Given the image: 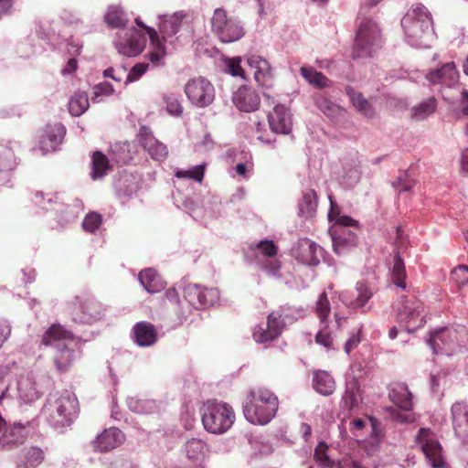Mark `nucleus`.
Here are the masks:
<instances>
[{
  "instance_id": "338daca9",
  "label": "nucleus",
  "mask_w": 468,
  "mask_h": 468,
  "mask_svg": "<svg viewBox=\"0 0 468 468\" xmlns=\"http://www.w3.org/2000/svg\"><path fill=\"white\" fill-rule=\"evenodd\" d=\"M149 63L140 62L135 64L126 75L124 85L137 81L149 69Z\"/></svg>"
},
{
  "instance_id": "bb28decb",
  "label": "nucleus",
  "mask_w": 468,
  "mask_h": 468,
  "mask_svg": "<svg viewBox=\"0 0 468 468\" xmlns=\"http://www.w3.org/2000/svg\"><path fill=\"white\" fill-rule=\"evenodd\" d=\"M138 140L154 160L162 162L166 159L168 154L166 145L159 142L148 127L140 128Z\"/></svg>"
},
{
  "instance_id": "3c124183",
  "label": "nucleus",
  "mask_w": 468,
  "mask_h": 468,
  "mask_svg": "<svg viewBox=\"0 0 468 468\" xmlns=\"http://www.w3.org/2000/svg\"><path fill=\"white\" fill-rule=\"evenodd\" d=\"M346 93L349 96L353 105L366 117H373L374 110L370 103L362 96L360 92L355 91L352 88H346Z\"/></svg>"
},
{
  "instance_id": "864d4df0",
  "label": "nucleus",
  "mask_w": 468,
  "mask_h": 468,
  "mask_svg": "<svg viewBox=\"0 0 468 468\" xmlns=\"http://www.w3.org/2000/svg\"><path fill=\"white\" fill-rule=\"evenodd\" d=\"M300 72L303 78L313 86L324 88L329 85V80L312 67H302Z\"/></svg>"
},
{
  "instance_id": "f704fd0d",
  "label": "nucleus",
  "mask_w": 468,
  "mask_h": 468,
  "mask_svg": "<svg viewBox=\"0 0 468 468\" xmlns=\"http://www.w3.org/2000/svg\"><path fill=\"white\" fill-rule=\"evenodd\" d=\"M28 432L27 427L20 423H15L13 426L5 428L3 435L0 437V448L8 450L22 444Z\"/></svg>"
},
{
  "instance_id": "e433bc0d",
  "label": "nucleus",
  "mask_w": 468,
  "mask_h": 468,
  "mask_svg": "<svg viewBox=\"0 0 468 468\" xmlns=\"http://www.w3.org/2000/svg\"><path fill=\"white\" fill-rule=\"evenodd\" d=\"M115 187L120 197H132L141 187V177L137 174L123 173L117 179Z\"/></svg>"
},
{
  "instance_id": "0eeeda50",
  "label": "nucleus",
  "mask_w": 468,
  "mask_h": 468,
  "mask_svg": "<svg viewBox=\"0 0 468 468\" xmlns=\"http://www.w3.org/2000/svg\"><path fill=\"white\" fill-rule=\"evenodd\" d=\"M468 329L465 326L441 328L431 334L428 345L434 354L452 355L467 346Z\"/></svg>"
},
{
  "instance_id": "c85d7f7f",
  "label": "nucleus",
  "mask_w": 468,
  "mask_h": 468,
  "mask_svg": "<svg viewBox=\"0 0 468 468\" xmlns=\"http://www.w3.org/2000/svg\"><path fill=\"white\" fill-rule=\"evenodd\" d=\"M268 121L271 131L276 133L288 134L292 131V114L282 104L274 106L273 111L268 115Z\"/></svg>"
},
{
  "instance_id": "a878e982",
  "label": "nucleus",
  "mask_w": 468,
  "mask_h": 468,
  "mask_svg": "<svg viewBox=\"0 0 468 468\" xmlns=\"http://www.w3.org/2000/svg\"><path fill=\"white\" fill-rule=\"evenodd\" d=\"M326 451L327 446L324 442H319L315 447L314 459L318 468H365L358 461L349 457L335 462L329 458Z\"/></svg>"
},
{
  "instance_id": "37998d69",
  "label": "nucleus",
  "mask_w": 468,
  "mask_h": 468,
  "mask_svg": "<svg viewBox=\"0 0 468 468\" xmlns=\"http://www.w3.org/2000/svg\"><path fill=\"white\" fill-rule=\"evenodd\" d=\"M110 169L108 157L100 151H96L91 156L90 176L93 180L101 179Z\"/></svg>"
},
{
  "instance_id": "58836bf2",
  "label": "nucleus",
  "mask_w": 468,
  "mask_h": 468,
  "mask_svg": "<svg viewBox=\"0 0 468 468\" xmlns=\"http://www.w3.org/2000/svg\"><path fill=\"white\" fill-rule=\"evenodd\" d=\"M361 400L360 385L357 380L352 379L347 381L346 390L342 397V408L349 411L353 410L358 407Z\"/></svg>"
},
{
  "instance_id": "09e8293b",
  "label": "nucleus",
  "mask_w": 468,
  "mask_h": 468,
  "mask_svg": "<svg viewBox=\"0 0 468 468\" xmlns=\"http://www.w3.org/2000/svg\"><path fill=\"white\" fill-rule=\"evenodd\" d=\"M317 208V195L314 190L309 189L303 193V199L299 204V212L305 218L314 215Z\"/></svg>"
},
{
  "instance_id": "680f3d73",
  "label": "nucleus",
  "mask_w": 468,
  "mask_h": 468,
  "mask_svg": "<svg viewBox=\"0 0 468 468\" xmlns=\"http://www.w3.org/2000/svg\"><path fill=\"white\" fill-rule=\"evenodd\" d=\"M101 216L99 213L90 212L84 218L82 227L86 232L95 233L101 228Z\"/></svg>"
},
{
  "instance_id": "69168bd1",
  "label": "nucleus",
  "mask_w": 468,
  "mask_h": 468,
  "mask_svg": "<svg viewBox=\"0 0 468 468\" xmlns=\"http://www.w3.org/2000/svg\"><path fill=\"white\" fill-rule=\"evenodd\" d=\"M104 468H139V465L128 456L118 455L112 458Z\"/></svg>"
},
{
  "instance_id": "f3484780",
  "label": "nucleus",
  "mask_w": 468,
  "mask_h": 468,
  "mask_svg": "<svg viewBox=\"0 0 468 468\" xmlns=\"http://www.w3.org/2000/svg\"><path fill=\"white\" fill-rule=\"evenodd\" d=\"M314 312L320 321V329L315 337L316 343L324 346L327 350L335 349L334 338L331 335L328 320L331 312V304L326 291L319 295Z\"/></svg>"
},
{
  "instance_id": "8fccbe9b",
  "label": "nucleus",
  "mask_w": 468,
  "mask_h": 468,
  "mask_svg": "<svg viewBox=\"0 0 468 468\" xmlns=\"http://www.w3.org/2000/svg\"><path fill=\"white\" fill-rule=\"evenodd\" d=\"M406 270L404 262L399 254L394 257L393 266L391 268V281L399 288L406 289Z\"/></svg>"
},
{
  "instance_id": "a18cd8bd",
  "label": "nucleus",
  "mask_w": 468,
  "mask_h": 468,
  "mask_svg": "<svg viewBox=\"0 0 468 468\" xmlns=\"http://www.w3.org/2000/svg\"><path fill=\"white\" fill-rule=\"evenodd\" d=\"M90 106L88 94L84 91L75 92L69 101V112L72 116L82 115Z\"/></svg>"
},
{
  "instance_id": "ddd939ff",
  "label": "nucleus",
  "mask_w": 468,
  "mask_h": 468,
  "mask_svg": "<svg viewBox=\"0 0 468 468\" xmlns=\"http://www.w3.org/2000/svg\"><path fill=\"white\" fill-rule=\"evenodd\" d=\"M389 399L396 406L388 409L391 419L400 423L411 422L412 395L408 387L405 384H397L389 391Z\"/></svg>"
},
{
  "instance_id": "39448f33",
  "label": "nucleus",
  "mask_w": 468,
  "mask_h": 468,
  "mask_svg": "<svg viewBox=\"0 0 468 468\" xmlns=\"http://www.w3.org/2000/svg\"><path fill=\"white\" fill-rule=\"evenodd\" d=\"M329 199L331 208L328 218L331 222H334L329 229V233L335 252L337 255H343L356 245V235L347 228L356 226L357 223L348 216L340 215L331 197H329Z\"/></svg>"
},
{
  "instance_id": "4c0bfd02",
  "label": "nucleus",
  "mask_w": 468,
  "mask_h": 468,
  "mask_svg": "<svg viewBox=\"0 0 468 468\" xmlns=\"http://www.w3.org/2000/svg\"><path fill=\"white\" fill-rule=\"evenodd\" d=\"M356 291L357 295L355 300H348L345 293L338 294V298L346 306H349L353 309H363V312H366L364 308L366 307L367 303L373 296V291L367 284L362 282L356 283Z\"/></svg>"
},
{
  "instance_id": "49530a36",
  "label": "nucleus",
  "mask_w": 468,
  "mask_h": 468,
  "mask_svg": "<svg viewBox=\"0 0 468 468\" xmlns=\"http://www.w3.org/2000/svg\"><path fill=\"white\" fill-rule=\"evenodd\" d=\"M319 110L331 120H337L345 115V110L324 96H318L315 101Z\"/></svg>"
},
{
  "instance_id": "f8f14e48",
  "label": "nucleus",
  "mask_w": 468,
  "mask_h": 468,
  "mask_svg": "<svg viewBox=\"0 0 468 468\" xmlns=\"http://www.w3.org/2000/svg\"><path fill=\"white\" fill-rule=\"evenodd\" d=\"M415 442L420 448L427 462L432 468H448L438 436L431 429H420L416 435Z\"/></svg>"
},
{
  "instance_id": "c03bdc74",
  "label": "nucleus",
  "mask_w": 468,
  "mask_h": 468,
  "mask_svg": "<svg viewBox=\"0 0 468 468\" xmlns=\"http://www.w3.org/2000/svg\"><path fill=\"white\" fill-rule=\"evenodd\" d=\"M45 458L44 451L37 446L24 450V460L17 464V468H37Z\"/></svg>"
},
{
  "instance_id": "e2e57ef3",
  "label": "nucleus",
  "mask_w": 468,
  "mask_h": 468,
  "mask_svg": "<svg viewBox=\"0 0 468 468\" xmlns=\"http://www.w3.org/2000/svg\"><path fill=\"white\" fill-rule=\"evenodd\" d=\"M224 71L233 77L244 78V69L241 67V58L234 57L224 60Z\"/></svg>"
},
{
  "instance_id": "f03ea898",
  "label": "nucleus",
  "mask_w": 468,
  "mask_h": 468,
  "mask_svg": "<svg viewBox=\"0 0 468 468\" xmlns=\"http://www.w3.org/2000/svg\"><path fill=\"white\" fill-rule=\"evenodd\" d=\"M406 41L413 48H429L435 39L430 11L421 4L411 6L401 19Z\"/></svg>"
},
{
  "instance_id": "7ed1b4c3",
  "label": "nucleus",
  "mask_w": 468,
  "mask_h": 468,
  "mask_svg": "<svg viewBox=\"0 0 468 468\" xmlns=\"http://www.w3.org/2000/svg\"><path fill=\"white\" fill-rule=\"evenodd\" d=\"M242 408L244 417L249 422L266 425L275 417L279 409V399L270 389L255 387L248 390Z\"/></svg>"
},
{
  "instance_id": "774afa93",
  "label": "nucleus",
  "mask_w": 468,
  "mask_h": 468,
  "mask_svg": "<svg viewBox=\"0 0 468 468\" xmlns=\"http://www.w3.org/2000/svg\"><path fill=\"white\" fill-rule=\"evenodd\" d=\"M114 89L112 85L109 82H101L93 87V102H100L101 101V97L110 96L113 94Z\"/></svg>"
},
{
  "instance_id": "7c9ffc66",
  "label": "nucleus",
  "mask_w": 468,
  "mask_h": 468,
  "mask_svg": "<svg viewBox=\"0 0 468 468\" xmlns=\"http://www.w3.org/2000/svg\"><path fill=\"white\" fill-rule=\"evenodd\" d=\"M18 398L24 403H33L37 400L42 391L39 389L36 377L32 372H27L22 375L17 383Z\"/></svg>"
},
{
  "instance_id": "9d476101",
  "label": "nucleus",
  "mask_w": 468,
  "mask_h": 468,
  "mask_svg": "<svg viewBox=\"0 0 468 468\" xmlns=\"http://www.w3.org/2000/svg\"><path fill=\"white\" fill-rule=\"evenodd\" d=\"M211 30L223 43L239 40L245 34L243 26L223 8H216L210 19Z\"/></svg>"
},
{
  "instance_id": "ea45409f",
  "label": "nucleus",
  "mask_w": 468,
  "mask_h": 468,
  "mask_svg": "<svg viewBox=\"0 0 468 468\" xmlns=\"http://www.w3.org/2000/svg\"><path fill=\"white\" fill-rule=\"evenodd\" d=\"M138 280L144 289L150 293L158 292L165 286V282L154 269L142 271L138 275Z\"/></svg>"
},
{
  "instance_id": "79ce46f5",
  "label": "nucleus",
  "mask_w": 468,
  "mask_h": 468,
  "mask_svg": "<svg viewBox=\"0 0 468 468\" xmlns=\"http://www.w3.org/2000/svg\"><path fill=\"white\" fill-rule=\"evenodd\" d=\"M127 406L137 414H152L160 410L161 402L149 399L129 397L127 399Z\"/></svg>"
},
{
  "instance_id": "412c9836",
  "label": "nucleus",
  "mask_w": 468,
  "mask_h": 468,
  "mask_svg": "<svg viewBox=\"0 0 468 468\" xmlns=\"http://www.w3.org/2000/svg\"><path fill=\"white\" fill-rule=\"evenodd\" d=\"M292 254L303 264L316 266L324 256V250L309 239H301L292 247Z\"/></svg>"
},
{
  "instance_id": "13d9d810",
  "label": "nucleus",
  "mask_w": 468,
  "mask_h": 468,
  "mask_svg": "<svg viewBox=\"0 0 468 468\" xmlns=\"http://www.w3.org/2000/svg\"><path fill=\"white\" fill-rule=\"evenodd\" d=\"M132 144L130 143L116 144L112 148V159L118 164H126L133 159L131 154Z\"/></svg>"
},
{
  "instance_id": "4468645a",
  "label": "nucleus",
  "mask_w": 468,
  "mask_h": 468,
  "mask_svg": "<svg viewBox=\"0 0 468 468\" xmlns=\"http://www.w3.org/2000/svg\"><path fill=\"white\" fill-rule=\"evenodd\" d=\"M71 305L72 319L76 323L92 324L104 315L101 303L93 297L76 296Z\"/></svg>"
},
{
  "instance_id": "20e7f679",
  "label": "nucleus",
  "mask_w": 468,
  "mask_h": 468,
  "mask_svg": "<svg viewBox=\"0 0 468 468\" xmlns=\"http://www.w3.org/2000/svg\"><path fill=\"white\" fill-rule=\"evenodd\" d=\"M79 404L77 397L69 390L50 394L42 409V416L51 427L62 431L77 418Z\"/></svg>"
},
{
  "instance_id": "4d7b16f0",
  "label": "nucleus",
  "mask_w": 468,
  "mask_h": 468,
  "mask_svg": "<svg viewBox=\"0 0 468 468\" xmlns=\"http://www.w3.org/2000/svg\"><path fill=\"white\" fill-rule=\"evenodd\" d=\"M165 110L172 116L179 117L183 113V106L180 95L175 93H165L163 96Z\"/></svg>"
},
{
  "instance_id": "a19ab883",
  "label": "nucleus",
  "mask_w": 468,
  "mask_h": 468,
  "mask_svg": "<svg viewBox=\"0 0 468 468\" xmlns=\"http://www.w3.org/2000/svg\"><path fill=\"white\" fill-rule=\"evenodd\" d=\"M313 387L319 394L329 396L335 389V382L327 371L316 370L313 375Z\"/></svg>"
},
{
  "instance_id": "aec40b11",
  "label": "nucleus",
  "mask_w": 468,
  "mask_h": 468,
  "mask_svg": "<svg viewBox=\"0 0 468 468\" xmlns=\"http://www.w3.org/2000/svg\"><path fill=\"white\" fill-rule=\"evenodd\" d=\"M249 250L259 258L261 256L266 259L263 262L264 270L271 276L279 277V271L281 269L280 262L274 259L273 257L277 253V246L274 244L272 240L264 239L259 242H253L250 244Z\"/></svg>"
},
{
  "instance_id": "393cba45",
  "label": "nucleus",
  "mask_w": 468,
  "mask_h": 468,
  "mask_svg": "<svg viewBox=\"0 0 468 468\" xmlns=\"http://www.w3.org/2000/svg\"><path fill=\"white\" fill-rule=\"evenodd\" d=\"M135 23L138 27L145 29L149 37L150 50L147 57L153 67L162 66L166 56V49L164 43H162L159 34L154 28L145 26L139 17L135 18Z\"/></svg>"
},
{
  "instance_id": "f257e3e1",
  "label": "nucleus",
  "mask_w": 468,
  "mask_h": 468,
  "mask_svg": "<svg viewBox=\"0 0 468 468\" xmlns=\"http://www.w3.org/2000/svg\"><path fill=\"white\" fill-rule=\"evenodd\" d=\"M41 344L54 348V365L59 372L67 371L80 357L78 338L59 324H52L44 333Z\"/></svg>"
},
{
  "instance_id": "2f4dec72",
  "label": "nucleus",
  "mask_w": 468,
  "mask_h": 468,
  "mask_svg": "<svg viewBox=\"0 0 468 468\" xmlns=\"http://www.w3.org/2000/svg\"><path fill=\"white\" fill-rule=\"evenodd\" d=\"M451 412L456 436L468 442V407L463 402H455L451 408Z\"/></svg>"
},
{
  "instance_id": "cd10ccee",
  "label": "nucleus",
  "mask_w": 468,
  "mask_h": 468,
  "mask_svg": "<svg viewBox=\"0 0 468 468\" xmlns=\"http://www.w3.org/2000/svg\"><path fill=\"white\" fill-rule=\"evenodd\" d=\"M234 105L241 112H252L259 109L261 98L251 87L240 86L232 96Z\"/></svg>"
},
{
  "instance_id": "c9c22d12",
  "label": "nucleus",
  "mask_w": 468,
  "mask_h": 468,
  "mask_svg": "<svg viewBox=\"0 0 468 468\" xmlns=\"http://www.w3.org/2000/svg\"><path fill=\"white\" fill-rule=\"evenodd\" d=\"M208 448L207 443L198 438L186 440L181 449L182 454L193 463H200L207 457Z\"/></svg>"
},
{
  "instance_id": "473e14b6",
  "label": "nucleus",
  "mask_w": 468,
  "mask_h": 468,
  "mask_svg": "<svg viewBox=\"0 0 468 468\" xmlns=\"http://www.w3.org/2000/svg\"><path fill=\"white\" fill-rule=\"evenodd\" d=\"M133 339L141 347L152 346L157 342V330L149 322H138L133 327Z\"/></svg>"
},
{
  "instance_id": "bf43d9fd",
  "label": "nucleus",
  "mask_w": 468,
  "mask_h": 468,
  "mask_svg": "<svg viewBox=\"0 0 468 468\" xmlns=\"http://www.w3.org/2000/svg\"><path fill=\"white\" fill-rule=\"evenodd\" d=\"M205 166L203 165H195L187 170L178 169L176 172V177L178 179H193L200 183L204 177Z\"/></svg>"
},
{
  "instance_id": "c756f323",
  "label": "nucleus",
  "mask_w": 468,
  "mask_h": 468,
  "mask_svg": "<svg viewBox=\"0 0 468 468\" xmlns=\"http://www.w3.org/2000/svg\"><path fill=\"white\" fill-rule=\"evenodd\" d=\"M123 441L124 435L121 430L110 428L97 435L91 444L95 452H103L117 448Z\"/></svg>"
},
{
  "instance_id": "052dcab7",
  "label": "nucleus",
  "mask_w": 468,
  "mask_h": 468,
  "mask_svg": "<svg viewBox=\"0 0 468 468\" xmlns=\"http://www.w3.org/2000/svg\"><path fill=\"white\" fill-rule=\"evenodd\" d=\"M360 177V172L356 165H348L343 167V174L339 180L347 187L353 186Z\"/></svg>"
},
{
  "instance_id": "2eb2a0df",
  "label": "nucleus",
  "mask_w": 468,
  "mask_h": 468,
  "mask_svg": "<svg viewBox=\"0 0 468 468\" xmlns=\"http://www.w3.org/2000/svg\"><path fill=\"white\" fill-rule=\"evenodd\" d=\"M185 92L189 101L198 108L207 107L215 100L213 84L201 76L189 80L185 86Z\"/></svg>"
},
{
  "instance_id": "0e129e2a",
  "label": "nucleus",
  "mask_w": 468,
  "mask_h": 468,
  "mask_svg": "<svg viewBox=\"0 0 468 468\" xmlns=\"http://www.w3.org/2000/svg\"><path fill=\"white\" fill-rule=\"evenodd\" d=\"M415 185V181L411 176V174L409 171L402 173L395 182H393V187L399 193L410 191L413 186Z\"/></svg>"
},
{
  "instance_id": "423d86ee",
  "label": "nucleus",
  "mask_w": 468,
  "mask_h": 468,
  "mask_svg": "<svg viewBox=\"0 0 468 468\" xmlns=\"http://www.w3.org/2000/svg\"><path fill=\"white\" fill-rule=\"evenodd\" d=\"M304 314L303 308L282 307L280 311L268 315L266 327L258 325L254 328L253 338L258 343L272 341L282 334L286 324H292L303 317Z\"/></svg>"
},
{
  "instance_id": "72a5a7b5",
  "label": "nucleus",
  "mask_w": 468,
  "mask_h": 468,
  "mask_svg": "<svg viewBox=\"0 0 468 468\" xmlns=\"http://www.w3.org/2000/svg\"><path fill=\"white\" fill-rule=\"evenodd\" d=\"M186 17V14L183 11L175 12L174 14L159 15V31L162 35V42L167 41L173 37L179 30L180 25L183 19Z\"/></svg>"
},
{
  "instance_id": "4be33fe9",
  "label": "nucleus",
  "mask_w": 468,
  "mask_h": 468,
  "mask_svg": "<svg viewBox=\"0 0 468 468\" xmlns=\"http://www.w3.org/2000/svg\"><path fill=\"white\" fill-rule=\"evenodd\" d=\"M248 66L254 70L255 81L263 88H270L273 82V72L270 62L261 55L248 53L245 55Z\"/></svg>"
},
{
  "instance_id": "1a4fd4ad",
  "label": "nucleus",
  "mask_w": 468,
  "mask_h": 468,
  "mask_svg": "<svg viewBox=\"0 0 468 468\" xmlns=\"http://www.w3.org/2000/svg\"><path fill=\"white\" fill-rule=\"evenodd\" d=\"M380 29L370 18L361 20L356 36L353 58H369L381 47Z\"/></svg>"
},
{
  "instance_id": "de8ad7c7",
  "label": "nucleus",
  "mask_w": 468,
  "mask_h": 468,
  "mask_svg": "<svg viewBox=\"0 0 468 468\" xmlns=\"http://www.w3.org/2000/svg\"><path fill=\"white\" fill-rule=\"evenodd\" d=\"M437 108V101L435 98L431 97L423 100L419 104L411 109V116L413 119L420 121L424 120L432 114Z\"/></svg>"
},
{
  "instance_id": "5701e85b",
  "label": "nucleus",
  "mask_w": 468,
  "mask_h": 468,
  "mask_svg": "<svg viewBox=\"0 0 468 468\" xmlns=\"http://www.w3.org/2000/svg\"><path fill=\"white\" fill-rule=\"evenodd\" d=\"M66 134V128L60 122L48 124L38 138V148L43 154L54 152L59 148Z\"/></svg>"
},
{
  "instance_id": "6ab92c4d",
  "label": "nucleus",
  "mask_w": 468,
  "mask_h": 468,
  "mask_svg": "<svg viewBox=\"0 0 468 468\" xmlns=\"http://www.w3.org/2000/svg\"><path fill=\"white\" fill-rule=\"evenodd\" d=\"M425 79L431 87L441 92L443 88H452L458 83L459 72L454 62H447L440 68L431 69L425 75Z\"/></svg>"
},
{
  "instance_id": "6e6d98bb",
  "label": "nucleus",
  "mask_w": 468,
  "mask_h": 468,
  "mask_svg": "<svg viewBox=\"0 0 468 468\" xmlns=\"http://www.w3.org/2000/svg\"><path fill=\"white\" fill-rule=\"evenodd\" d=\"M105 21L108 26L115 28L124 27L128 21L122 9L119 6H109L105 14Z\"/></svg>"
},
{
  "instance_id": "5fc2aeb1",
  "label": "nucleus",
  "mask_w": 468,
  "mask_h": 468,
  "mask_svg": "<svg viewBox=\"0 0 468 468\" xmlns=\"http://www.w3.org/2000/svg\"><path fill=\"white\" fill-rule=\"evenodd\" d=\"M16 166L15 154L9 148L0 149V178L5 179Z\"/></svg>"
},
{
  "instance_id": "9b49d317",
  "label": "nucleus",
  "mask_w": 468,
  "mask_h": 468,
  "mask_svg": "<svg viewBox=\"0 0 468 468\" xmlns=\"http://www.w3.org/2000/svg\"><path fill=\"white\" fill-rule=\"evenodd\" d=\"M395 309L397 311V321L404 324L409 333L415 332L426 323L424 315H422V303L415 297L402 296L395 305Z\"/></svg>"
},
{
  "instance_id": "6e6552de",
  "label": "nucleus",
  "mask_w": 468,
  "mask_h": 468,
  "mask_svg": "<svg viewBox=\"0 0 468 468\" xmlns=\"http://www.w3.org/2000/svg\"><path fill=\"white\" fill-rule=\"evenodd\" d=\"M234 420V410L225 402L210 400L202 409V423L210 433L226 432L233 425Z\"/></svg>"
},
{
  "instance_id": "b1692460",
  "label": "nucleus",
  "mask_w": 468,
  "mask_h": 468,
  "mask_svg": "<svg viewBox=\"0 0 468 468\" xmlns=\"http://www.w3.org/2000/svg\"><path fill=\"white\" fill-rule=\"evenodd\" d=\"M184 208L196 220L202 218L205 215L207 218H218L221 215L222 204L217 196H208L204 199V214L202 208L195 204L191 199L184 201Z\"/></svg>"
},
{
  "instance_id": "dca6fc26",
  "label": "nucleus",
  "mask_w": 468,
  "mask_h": 468,
  "mask_svg": "<svg viewBox=\"0 0 468 468\" xmlns=\"http://www.w3.org/2000/svg\"><path fill=\"white\" fill-rule=\"evenodd\" d=\"M185 300L197 310L215 305L219 300V291L214 287H206L197 283H189L183 287Z\"/></svg>"
},
{
  "instance_id": "a211bd4d",
  "label": "nucleus",
  "mask_w": 468,
  "mask_h": 468,
  "mask_svg": "<svg viewBox=\"0 0 468 468\" xmlns=\"http://www.w3.org/2000/svg\"><path fill=\"white\" fill-rule=\"evenodd\" d=\"M145 45V35L135 28L120 33L114 40V46L118 53L125 57H135L141 54Z\"/></svg>"
},
{
  "instance_id": "603ef678",
  "label": "nucleus",
  "mask_w": 468,
  "mask_h": 468,
  "mask_svg": "<svg viewBox=\"0 0 468 468\" xmlns=\"http://www.w3.org/2000/svg\"><path fill=\"white\" fill-rule=\"evenodd\" d=\"M367 422L371 429L370 439L366 445L368 453H373L376 451L377 446L381 441L384 433L380 422L375 418H368Z\"/></svg>"
}]
</instances>
